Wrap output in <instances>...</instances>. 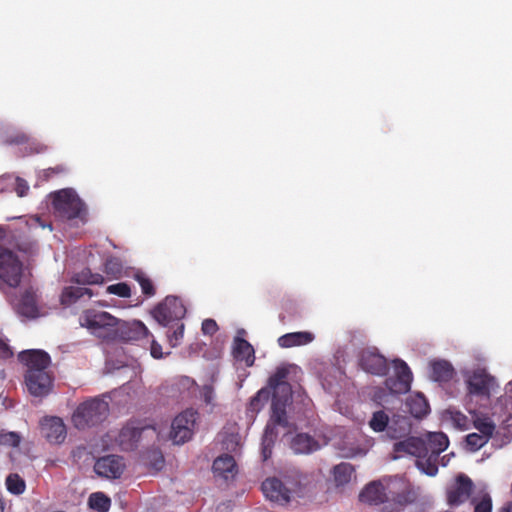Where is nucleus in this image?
Returning <instances> with one entry per match:
<instances>
[{
    "label": "nucleus",
    "mask_w": 512,
    "mask_h": 512,
    "mask_svg": "<svg viewBox=\"0 0 512 512\" xmlns=\"http://www.w3.org/2000/svg\"><path fill=\"white\" fill-rule=\"evenodd\" d=\"M18 360L27 367L25 383L29 393L35 397L47 396L53 387V378L48 371L49 354L42 350H25L18 354Z\"/></svg>",
    "instance_id": "nucleus-1"
},
{
    "label": "nucleus",
    "mask_w": 512,
    "mask_h": 512,
    "mask_svg": "<svg viewBox=\"0 0 512 512\" xmlns=\"http://www.w3.org/2000/svg\"><path fill=\"white\" fill-rule=\"evenodd\" d=\"M92 296L93 292L89 288L69 286L63 289L60 300L61 304L70 306L83 297L90 299Z\"/></svg>",
    "instance_id": "nucleus-29"
},
{
    "label": "nucleus",
    "mask_w": 512,
    "mask_h": 512,
    "mask_svg": "<svg viewBox=\"0 0 512 512\" xmlns=\"http://www.w3.org/2000/svg\"><path fill=\"white\" fill-rule=\"evenodd\" d=\"M430 378L439 383L449 382L454 374V367L447 360H433L429 363Z\"/></svg>",
    "instance_id": "nucleus-22"
},
{
    "label": "nucleus",
    "mask_w": 512,
    "mask_h": 512,
    "mask_svg": "<svg viewBox=\"0 0 512 512\" xmlns=\"http://www.w3.org/2000/svg\"><path fill=\"white\" fill-rule=\"evenodd\" d=\"M474 512H492V498L486 491H481L471 498Z\"/></svg>",
    "instance_id": "nucleus-37"
},
{
    "label": "nucleus",
    "mask_w": 512,
    "mask_h": 512,
    "mask_svg": "<svg viewBox=\"0 0 512 512\" xmlns=\"http://www.w3.org/2000/svg\"><path fill=\"white\" fill-rule=\"evenodd\" d=\"M291 449L296 454H310L320 449V444L307 433H299L292 438Z\"/></svg>",
    "instance_id": "nucleus-24"
},
{
    "label": "nucleus",
    "mask_w": 512,
    "mask_h": 512,
    "mask_svg": "<svg viewBox=\"0 0 512 512\" xmlns=\"http://www.w3.org/2000/svg\"><path fill=\"white\" fill-rule=\"evenodd\" d=\"M388 423V415L384 411L379 410L373 413L369 426L375 432H383L388 427Z\"/></svg>",
    "instance_id": "nucleus-39"
},
{
    "label": "nucleus",
    "mask_w": 512,
    "mask_h": 512,
    "mask_svg": "<svg viewBox=\"0 0 512 512\" xmlns=\"http://www.w3.org/2000/svg\"><path fill=\"white\" fill-rule=\"evenodd\" d=\"M236 467L234 457L223 454L214 460L212 470L215 476L228 480L229 478H233L236 474Z\"/></svg>",
    "instance_id": "nucleus-23"
},
{
    "label": "nucleus",
    "mask_w": 512,
    "mask_h": 512,
    "mask_svg": "<svg viewBox=\"0 0 512 512\" xmlns=\"http://www.w3.org/2000/svg\"><path fill=\"white\" fill-rule=\"evenodd\" d=\"M79 323L96 337L109 339L116 334L119 320L106 311L86 309L81 313Z\"/></svg>",
    "instance_id": "nucleus-4"
},
{
    "label": "nucleus",
    "mask_w": 512,
    "mask_h": 512,
    "mask_svg": "<svg viewBox=\"0 0 512 512\" xmlns=\"http://www.w3.org/2000/svg\"><path fill=\"white\" fill-rule=\"evenodd\" d=\"M109 405L106 401L94 398L81 403L72 415V422L79 430L96 426L108 416Z\"/></svg>",
    "instance_id": "nucleus-5"
},
{
    "label": "nucleus",
    "mask_w": 512,
    "mask_h": 512,
    "mask_svg": "<svg viewBox=\"0 0 512 512\" xmlns=\"http://www.w3.org/2000/svg\"><path fill=\"white\" fill-rule=\"evenodd\" d=\"M149 330L145 324L139 320L127 323L121 329V336L125 341H135L145 339L149 336Z\"/></svg>",
    "instance_id": "nucleus-28"
},
{
    "label": "nucleus",
    "mask_w": 512,
    "mask_h": 512,
    "mask_svg": "<svg viewBox=\"0 0 512 512\" xmlns=\"http://www.w3.org/2000/svg\"><path fill=\"white\" fill-rule=\"evenodd\" d=\"M23 276V265L9 249L0 247V288H17Z\"/></svg>",
    "instance_id": "nucleus-6"
},
{
    "label": "nucleus",
    "mask_w": 512,
    "mask_h": 512,
    "mask_svg": "<svg viewBox=\"0 0 512 512\" xmlns=\"http://www.w3.org/2000/svg\"><path fill=\"white\" fill-rule=\"evenodd\" d=\"M41 435L50 443L59 444L66 438V426L61 418L45 417L40 423Z\"/></svg>",
    "instance_id": "nucleus-17"
},
{
    "label": "nucleus",
    "mask_w": 512,
    "mask_h": 512,
    "mask_svg": "<svg viewBox=\"0 0 512 512\" xmlns=\"http://www.w3.org/2000/svg\"><path fill=\"white\" fill-rule=\"evenodd\" d=\"M3 511H4V506H3L2 500L0 499V512H3Z\"/></svg>",
    "instance_id": "nucleus-60"
},
{
    "label": "nucleus",
    "mask_w": 512,
    "mask_h": 512,
    "mask_svg": "<svg viewBox=\"0 0 512 512\" xmlns=\"http://www.w3.org/2000/svg\"><path fill=\"white\" fill-rule=\"evenodd\" d=\"M64 171H65V168L63 166L59 165V166H56L54 168L47 169L46 170V174L47 175H50L51 173L58 174V173H63Z\"/></svg>",
    "instance_id": "nucleus-57"
},
{
    "label": "nucleus",
    "mask_w": 512,
    "mask_h": 512,
    "mask_svg": "<svg viewBox=\"0 0 512 512\" xmlns=\"http://www.w3.org/2000/svg\"><path fill=\"white\" fill-rule=\"evenodd\" d=\"M308 482L307 475L293 470L284 475V482L276 477L267 478L261 485L267 499L280 505H286L291 500V493L302 489Z\"/></svg>",
    "instance_id": "nucleus-3"
},
{
    "label": "nucleus",
    "mask_w": 512,
    "mask_h": 512,
    "mask_svg": "<svg viewBox=\"0 0 512 512\" xmlns=\"http://www.w3.org/2000/svg\"><path fill=\"white\" fill-rule=\"evenodd\" d=\"M489 438L478 433H470L466 436V444L471 451H477L482 448Z\"/></svg>",
    "instance_id": "nucleus-43"
},
{
    "label": "nucleus",
    "mask_w": 512,
    "mask_h": 512,
    "mask_svg": "<svg viewBox=\"0 0 512 512\" xmlns=\"http://www.w3.org/2000/svg\"><path fill=\"white\" fill-rule=\"evenodd\" d=\"M174 324L176 328L173 330L172 333L167 334L168 342L171 347H177L184 337V324L180 321L175 322Z\"/></svg>",
    "instance_id": "nucleus-45"
},
{
    "label": "nucleus",
    "mask_w": 512,
    "mask_h": 512,
    "mask_svg": "<svg viewBox=\"0 0 512 512\" xmlns=\"http://www.w3.org/2000/svg\"><path fill=\"white\" fill-rule=\"evenodd\" d=\"M198 412L192 408L178 414L171 425L170 436L175 444H183L193 436Z\"/></svg>",
    "instance_id": "nucleus-10"
},
{
    "label": "nucleus",
    "mask_w": 512,
    "mask_h": 512,
    "mask_svg": "<svg viewBox=\"0 0 512 512\" xmlns=\"http://www.w3.org/2000/svg\"><path fill=\"white\" fill-rule=\"evenodd\" d=\"M126 468L124 458L119 455H106L96 460L94 471L100 477L118 479Z\"/></svg>",
    "instance_id": "nucleus-14"
},
{
    "label": "nucleus",
    "mask_w": 512,
    "mask_h": 512,
    "mask_svg": "<svg viewBox=\"0 0 512 512\" xmlns=\"http://www.w3.org/2000/svg\"><path fill=\"white\" fill-rule=\"evenodd\" d=\"M103 272L108 280H117L123 276V265L120 259L109 257L103 264Z\"/></svg>",
    "instance_id": "nucleus-34"
},
{
    "label": "nucleus",
    "mask_w": 512,
    "mask_h": 512,
    "mask_svg": "<svg viewBox=\"0 0 512 512\" xmlns=\"http://www.w3.org/2000/svg\"><path fill=\"white\" fill-rule=\"evenodd\" d=\"M410 413L416 418H422L429 413V404L423 395L417 394L407 401Z\"/></svg>",
    "instance_id": "nucleus-32"
},
{
    "label": "nucleus",
    "mask_w": 512,
    "mask_h": 512,
    "mask_svg": "<svg viewBox=\"0 0 512 512\" xmlns=\"http://www.w3.org/2000/svg\"><path fill=\"white\" fill-rule=\"evenodd\" d=\"M438 456L428 454L425 458H419L416 460V466L424 474L428 476H436L438 473Z\"/></svg>",
    "instance_id": "nucleus-36"
},
{
    "label": "nucleus",
    "mask_w": 512,
    "mask_h": 512,
    "mask_svg": "<svg viewBox=\"0 0 512 512\" xmlns=\"http://www.w3.org/2000/svg\"><path fill=\"white\" fill-rule=\"evenodd\" d=\"M290 403L291 399L272 398L270 417L261 442V454L264 461L272 455V449L279 434L278 429H283L285 434H289L295 429V425L290 421L286 410Z\"/></svg>",
    "instance_id": "nucleus-2"
},
{
    "label": "nucleus",
    "mask_w": 512,
    "mask_h": 512,
    "mask_svg": "<svg viewBox=\"0 0 512 512\" xmlns=\"http://www.w3.org/2000/svg\"><path fill=\"white\" fill-rule=\"evenodd\" d=\"M418 499V492L414 486L403 477V485L396 496L393 507L385 505L382 512H401L406 506L413 504Z\"/></svg>",
    "instance_id": "nucleus-18"
},
{
    "label": "nucleus",
    "mask_w": 512,
    "mask_h": 512,
    "mask_svg": "<svg viewBox=\"0 0 512 512\" xmlns=\"http://www.w3.org/2000/svg\"><path fill=\"white\" fill-rule=\"evenodd\" d=\"M14 190L19 197H24L27 195V192L29 191V185L23 178L17 177L15 179Z\"/></svg>",
    "instance_id": "nucleus-54"
},
{
    "label": "nucleus",
    "mask_w": 512,
    "mask_h": 512,
    "mask_svg": "<svg viewBox=\"0 0 512 512\" xmlns=\"http://www.w3.org/2000/svg\"><path fill=\"white\" fill-rule=\"evenodd\" d=\"M72 281L82 285H99L104 283L105 278L102 274L93 273L91 269L85 268L76 273L72 277Z\"/></svg>",
    "instance_id": "nucleus-31"
},
{
    "label": "nucleus",
    "mask_w": 512,
    "mask_h": 512,
    "mask_svg": "<svg viewBox=\"0 0 512 512\" xmlns=\"http://www.w3.org/2000/svg\"><path fill=\"white\" fill-rule=\"evenodd\" d=\"M271 391L268 388L260 389L250 400L247 411L252 415L257 414L262 410L264 405L268 402Z\"/></svg>",
    "instance_id": "nucleus-35"
},
{
    "label": "nucleus",
    "mask_w": 512,
    "mask_h": 512,
    "mask_svg": "<svg viewBox=\"0 0 512 512\" xmlns=\"http://www.w3.org/2000/svg\"><path fill=\"white\" fill-rule=\"evenodd\" d=\"M7 490L12 494L19 495L25 490V481L18 474H10L6 478Z\"/></svg>",
    "instance_id": "nucleus-41"
},
{
    "label": "nucleus",
    "mask_w": 512,
    "mask_h": 512,
    "mask_svg": "<svg viewBox=\"0 0 512 512\" xmlns=\"http://www.w3.org/2000/svg\"><path fill=\"white\" fill-rule=\"evenodd\" d=\"M393 450L399 456L409 454L417 457V459L426 457L425 440L417 437H409L403 441L396 442Z\"/></svg>",
    "instance_id": "nucleus-21"
},
{
    "label": "nucleus",
    "mask_w": 512,
    "mask_h": 512,
    "mask_svg": "<svg viewBox=\"0 0 512 512\" xmlns=\"http://www.w3.org/2000/svg\"><path fill=\"white\" fill-rule=\"evenodd\" d=\"M154 454L156 456V461H155L154 466L157 468H160L164 463V458L160 452H155Z\"/></svg>",
    "instance_id": "nucleus-58"
},
{
    "label": "nucleus",
    "mask_w": 512,
    "mask_h": 512,
    "mask_svg": "<svg viewBox=\"0 0 512 512\" xmlns=\"http://www.w3.org/2000/svg\"><path fill=\"white\" fill-rule=\"evenodd\" d=\"M449 439L443 432H430L426 436V456L428 454L438 456L447 449Z\"/></svg>",
    "instance_id": "nucleus-27"
},
{
    "label": "nucleus",
    "mask_w": 512,
    "mask_h": 512,
    "mask_svg": "<svg viewBox=\"0 0 512 512\" xmlns=\"http://www.w3.org/2000/svg\"><path fill=\"white\" fill-rule=\"evenodd\" d=\"M474 483L469 476L459 473L446 490V502L450 507H458L472 498Z\"/></svg>",
    "instance_id": "nucleus-11"
},
{
    "label": "nucleus",
    "mask_w": 512,
    "mask_h": 512,
    "mask_svg": "<svg viewBox=\"0 0 512 512\" xmlns=\"http://www.w3.org/2000/svg\"><path fill=\"white\" fill-rule=\"evenodd\" d=\"M16 247L20 252H23L27 255H32L37 250V243L36 241L30 239H20L17 241Z\"/></svg>",
    "instance_id": "nucleus-47"
},
{
    "label": "nucleus",
    "mask_w": 512,
    "mask_h": 512,
    "mask_svg": "<svg viewBox=\"0 0 512 512\" xmlns=\"http://www.w3.org/2000/svg\"><path fill=\"white\" fill-rule=\"evenodd\" d=\"M201 330L204 334L212 336L217 332L218 325H217L216 321L213 319H210V318L205 319L202 322Z\"/></svg>",
    "instance_id": "nucleus-52"
},
{
    "label": "nucleus",
    "mask_w": 512,
    "mask_h": 512,
    "mask_svg": "<svg viewBox=\"0 0 512 512\" xmlns=\"http://www.w3.org/2000/svg\"><path fill=\"white\" fill-rule=\"evenodd\" d=\"M177 385L187 391V396L195 393L197 384L195 380L190 377L182 376L177 380Z\"/></svg>",
    "instance_id": "nucleus-48"
},
{
    "label": "nucleus",
    "mask_w": 512,
    "mask_h": 512,
    "mask_svg": "<svg viewBox=\"0 0 512 512\" xmlns=\"http://www.w3.org/2000/svg\"><path fill=\"white\" fill-rule=\"evenodd\" d=\"M464 379L470 397L489 400L492 392L498 387L496 379L483 368L467 371Z\"/></svg>",
    "instance_id": "nucleus-7"
},
{
    "label": "nucleus",
    "mask_w": 512,
    "mask_h": 512,
    "mask_svg": "<svg viewBox=\"0 0 512 512\" xmlns=\"http://www.w3.org/2000/svg\"><path fill=\"white\" fill-rule=\"evenodd\" d=\"M363 503L378 506L386 503L385 478L367 484L359 494Z\"/></svg>",
    "instance_id": "nucleus-20"
},
{
    "label": "nucleus",
    "mask_w": 512,
    "mask_h": 512,
    "mask_svg": "<svg viewBox=\"0 0 512 512\" xmlns=\"http://www.w3.org/2000/svg\"><path fill=\"white\" fill-rule=\"evenodd\" d=\"M289 371L286 368H278L276 372L270 376L268 381V389L272 390V398L292 399V388L287 382Z\"/></svg>",
    "instance_id": "nucleus-19"
},
{
    "label": "nucleus",
    "mask_w": 512,
    "mask_h": 512,
    "mask_svg": "<svg viewBox=\"0 0 512 512\" xmlns=\"http://www.w3.org/2000/svg\"><path fill=\"white\" fill-rule=\"evenodd\" d=\"M500 512H512V504L503 507Z\"/></svg>",
    "instance_id": "nucleus-59"
},
{
    "label": "nucleus",
    "mask_w": 512,
    "mask_h": 512,
    "mask_svg": "<svg viewBox=\"0 0 512 512\" xmlns=\"http://www.w3.org/2000/svg\"><path fill=\"white\" fill-rule=\"evenodd\" d=\"M359 366L376 376H385L389 370L387 359L376 348L363 349L359 353Z\"/></svg>",
    "instance_id": "nucleus-13"
},
{
    "label": "nucleus",
    "mask_w": 512,
    "mask_h": 512,
    "mask_svg": "<svg viewBox=\"0 0 512 512\" xmlns=\"http://www.w3.org/2000/svg\"><path fill=\"white\" fill-rule=\"evenodd\" d=\"M450 419L455 427L461 430H467L469 428V418L461 413L460 411H449Z\"/></svg>",
    "instance_id": "nucleus-46"
},
{
    "label": "nucleus",
    "mask_w": 512,
    "mask_h": 512,
    "mask_svg": "<svg viewBox=\"0 0 512 512\" xmlns=\"http://www.w3.org/2000/svg\"><path fill=\"white\" fill-rule=\"evenodd\" d=\"M151 355L154 358H161L163 355L161 345L157 343L155 340H152L151 342Z\"/></svg>",
    "instance_id": "nucleus-56"
},
{
    "label": "nucleus",
    "mask_w": 512,
    "mask_h": 512,
    "mask_svg": "<svg viewBox=\"0 0 512 512\" xmlns=\"http://www.w3.org/2000/svg\"><path fill=\"white\" fill-rule=\"evenodd\" d=\"M314 338V334L308 331L291 332L280 336L277 343L281 348H292L307 345L311 343Z\"/></svg>",
    "instance_id": "nucleus-25"
},
{
    "label": "nucleus",
    "mask_w": 512,
    "mask_h": 512,
    "mask_svg": "<svg viewBox=\"0 0 512 512\" xmlns=\"http://www.w3.org/2000/svg\"><path fill=\"white\" fill-rule=\"evenodd\" d=\"M4 181H6V178H4V177L0 178V185H2L4 183Z\"/></svg>",
    "instance_id": "nucleus-61"
},
{
    "label": "nucleus",
    "mask_w": 512,
    "mask_h": 512,
    "mask_svg": "<svg viewBox=\"0 0 512 512\" xmlns=\"http://www.w3.org/2000/svg\"><path fill=\"white\" fill-rule=\"evenodd\" d=\"M355 469L352 464L341 462L332 469L333 481L337 488L344 487L350 483Z\"/></svg>",
    "instance_id": "nucleus-30"
},
{
    "label": "nucleus",
    "mask_w": 512,
    "mask_h": 512,
    "mask_svg": "<svg viewBox=\"0 0 512 512\" xmlns=\"http://www.w3.org/2000/svg\"><path fill=\"white\" fill-rule=\"evenodd\" d=\"M14 356V352L8 342L0 337V360H7Z\"/></svg>",
    "instance_id": "nucleus-51"
},
{
    "label": "nucleus",
    "mask_w": 512,
    "mask_h": 512,
    "mask_svg": "<svg viewBox=\"0 0 512 512\" xmlns=\"http://www.w3.org/2000/svg\"><path fill=\"white\" fill-rule=\"evenodd\" d=\"M152 315L160 325L172 327L185 317L186 307L179 297L170 295L153 309Z\"/></svg>",
    "instance_id": "nucleus-8"
},
{
    "label": "nucleus",
    "mask_w": 512,
    "mask_h": 512,
    "mask_svg": "<svg viewBox=\"0 0 512 512\" xmlns=\"http://www.w3.org/2000/svg\"><path fill=\"white\" fill-rule=\"evenodd\" d=\"M395 375L386 378L385 385L387 389L394 394L407 393L411 388L413 379L412 372L407 363L401 359L393 361Z\"/></svg>",
    "instance_id": "nucleus-12"
},
{
    "label": "nucleus",
    "mask_w": 512,
    "mask_h": 512,
    "mask_svg": "<svg viewBox=\"0 0 512 512\" xmlns=\"http://www.w3.org/2000/svg\"><path fill=\"white\" fill-rule=\"evenodd\" d=\"M145 428L136 427L132 423H128L122 427L116 436L107 433L105 438H115V444L121 451H133L138 447L141 435Z\"/></svg>",
    "instance_id": "nucleus-15"
},
{
    "label": "nucleus",
    "mask_w": 512,
    "mask_h": 512,
    "mask_svg": "<svg viewBox=\"0 0 512 512\" xmlns=\"http://www.w3.org/2000/svg\"><path fill=\"white\" fill-rule=\"evenodd\" d=\"M201 397L207 405H211L215 399L214 388L211 385H204L201 389Z\"/></svg>",
    "instance_id": "nucleus-53"
},
{
    "label": "nucleus",
    "mask_w": 512,
    "mask_h": 512,
    "mask_svg": "<svg viewBox=\"0 0 512 512\" xmlns=\"http://www.w3.org/2000/svg\"><path fill=\"white\" fill-rule=\"evenodd\" d=\"M474 428L477 429L481 435L490 438L495 430V424L489 418H476L473 421Z\"/></svg>",
    "instance_id": "nucleus-42"
},
{
    "label": "nucleus",
    "mask_w": 512,
    "mask_h": 512,
    "mask_svg": "<svg viewBox=\"0 0 512 512\" xmlns=\"http://www.w3.org/2000/svg\"><path fill=\"white\" fill-rule=\"evenodd\" d=\"M403 485V477L394 476L385 478V494H386V505L393 507L396 496Z\"/></svg>",
    "instance_id": "nucleus-33"
},
{
    "label": "nucleus",
    "mask_w": 512,
    "mask_h": 512,
    "mask_svg": "<svg viewBox=\"0 0 512 512\" xmlns=\"http://www.w3.org/2000/svg\"><path fill=\"white\" fill-rule=\"evenodd\" d=\"M134 279L139 283L141 291L146 297H152L155 295L156 290L152 280L143 272H137Z\"/></svg>",
    "instance_id": "nucleus-40"
},
{
    "label": "nucleus",
    "mask_w": 512,
    "mask_h": 512,
    "mask_svg": "<svg viewBox=\"0 0 512 512\" xmlns=\"http://www.w3.org/2000/svg\"><path fill=\"white\" fill-rule=\"evenodd\" d=\"M108 294L117 295L122 298H129L131 296V288L125 282L109 285L106 289Z\"/></svg>",
    "instance_id": "nucleus-44"
},
{
    "label": "nucleus",
    "mask_w": 512,
    "mask_h": 512,
    "mask_svg": "<svg viewBox=\"0 0 512 512\" xmlns=\"http://www.w3.org/2000/svg\"><path fill=\"white\" fill-rule=\"evenodd\" d=\"M0 442L11 446H18L20 443V437L15 432H9L1 437Z\"/></svg>",
    "instance_id": "nucleus-55"
},
{
    "label": "nucleus",
    "mask_w": 512,
    "mask_h": 512,
    "mask_svg": "<svg viewBox=\"0 0 512 512\" xmlns=\"http://www.w3.org/2000/svg\"><path fill=\"white\" fill-rule=\"evenodd\" d=\"M233 355L237 361L244 362L246 366H252L255 361L253 346L245 339L236 337L233 345Z\"/></svg>",
    "instance_id": "nucleus-26"
},
{
    "label": "nucleus",
    "mask_w": 512,
    "mask_h": 512,
    "mask_svg": "<svg viewBox=\"0 0 512 512\" xmlns=\"http://www.w3.org/2000/svg\"><path fill=\"white\" fill-rule=\"evenodd\" d=\"M53 207L60 217L67 220L83 219L86 214L85 204L68 190H60L54 194Z\"/></svg>",
    "instance_id": "nucleus-9"
},
{
    "label": "nucleus",
    "mask_w": 512,
    "mask_h": 512,
    "mask_svg": "<svg viewBox=\"0 0 512 512\" xmlns=\"http://www.w3.org/2000/svg\"><path fill=\"white\" fill-rule=\"evenodd\" d=\"M90 508L98 512H107L111 506V500L102 492L92 493L89 497Z\"/></svg>",
    "instance_id": "nucleus-38"
},
{
    "label": "nucleus",
    "mask_w": 512,
    "mask_h": 512,
    "mask_svg": "<svg viewBox=\"0 0 512 512\" xmlns=\"http://www.w3.org/2000/svg\"><path fill=\"white\" fill-rule=\"evenodd\" d=\"M15 311L23 317L34 319L39 316L37 295L32 287L24 290L19 297L11 298Z\"/></svg>",
    "instance_id": "nucleus-16"
},
{
    "label": "nucleus",
    "mask_w": 512,
    "mask_h": 512,
    "mask_svg": "<svg viewBox=\"0 0 512 512\" xmlns=\"http://www.w3.org/2000/svg\"><path fill=\"white\" fill-rule=\"evenodd\" d=\"M29 136L24 132H16L7 136L5 142L10 145H23L29 142Z\"/></svg>",
    "instance_id": "nucleus-50"
},
{
    "label": "nucleus",
    "mask_w": 512,
    "mask_h": 512,
    "mask_svg": "<svg viewBox=\"0 0 512 512\" xmlns=\"http://www.w3.org/2000/svg\"><path fill=\"white\" fill-rule=\"evenodd\" d=\"M47 149H48V147L45 144H43L35 139L31 140L30 138H29V142L27 143V145L25 147L26 153L30 154V155L44 153L47 151Z\"/></svg>",
    "instance_id": "nucleus-49"
}]
</instances>
